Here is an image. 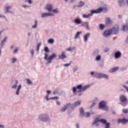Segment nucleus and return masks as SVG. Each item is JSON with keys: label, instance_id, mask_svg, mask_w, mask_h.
Returning a JSON list of instances; mask_svg holds the SVG:
<instances>
[{"label": "nucleus", "instance_id": "1", "mask_svg": "<svg viewBox=\"0 0 128 128\" xmlns=\"http://www.w3.org/2000/svg\"><path fill=\"white\" fill-rule=\"evenodd\" d=\"M38 118L41 122H44L46 124H50V115L46 114H40Z\"/></svg>", "mask_w": 128, "mask_h": 128}, {"label": "nucleus", "instance_id": "2", "mask_svg": "<svg viewBox=\"0 0 128 128\" xmlns=\"http://www.w3.org/2000/svg\"><path fill=\"white\" fill-rule=\"evenodd\" d=\"M44 60H45L46 62H47V64H50V62H52V60H54V58H56V54L54 53L50 56L48 58V54L44 53Z\"/></svg>", "mask_w": 128, "mask_h": 128}, {"label": "nucleus", "instance_id": "3", "mask_svg": "<svg viewBox=\"0 0 128 128\" xmlns=\"http://www.w3.org/2000/svg\"><path fill=\"white\" fill-rule=\"evenodd\" d=\"M94 78H106V80H108V76L106 74H104L102 72H96L94 73Z\"/></svg>", "mask_w": 128, "mask_h": 128}, {"label": "nucleus", "instance_id": "4", "mask_svg": "<svg viewBox=\"0 0 128 128\" xmlns=\"http://www.w3.org/2000/svg\"><path fill=\"white\" fill-rule=\"evenodd\" d=\"M98 108L103 110H108L109 108L106 106V102L105 101H101L98 104Z\"/></svg>", "mask_w": 128, "mask_h": 128}, {"label": "nucleus", "instance_id": "5", "mask_svg": "<svg viewBox=\"0 0 128 128\" xmlns=\"http://www.w3.org/2000/svg\"><path fill=\"white\" fill-rule=\"evenodd\" d=\"M110 30H111L112 32V34H118V30H119L118 26L115 25Z\"/></svg>", "mask_w": 128, "mask_h": 128}, {"label": "nucleus", "instance_id": "6", "mask_svg": "<svg viewBox=\"0 0 128 128\" xmlns=\"http://www.w3.org/2000/svg\"><path fill=\"white\" fill-rule=\"evenodd\" d=\"M120 100L121 102L126 104V102H128V98L124 94H122L120 96Z\"/></svg>", "mask_w": 128, "mask_h": 128}, {"label": "nucleus", "instance_id": "7", "mask_svg": "<svg viewBox=\"0 0 128 128\" xmlns=\"http://www.w3.org/2000/svg\"><path fill=\"white\" fill-rule=\"evenodd\" d=\"M80 100H78V101H76L74 102L71 106V108H72V110H74L76 106H80Z\"/></svg>", "mask_w": 128, "mask_h": 128}, {"label": "nucleus", "instance_id": "8", "mask_svg": "<svg viewBox=\"0 0 128 128\" xmlns=\"http://www.w3.org/2000/svg\"><path fill=\"white\" fill-rule=\"evenodd\" d=\"M115 60H118L122 56V52L120 51H116L114 53Z\"/></svg>", "mask_w": 128, "mask_h": 128}, {"label": "nucleus", "instance_id": "9", "mask_svg": "<svg viewBox=\"0 0 128 128\" xmlns=\"http://www.w3.org/2000/svg\"><path fill=\"white\" fill-rule=\"evenodd\" d=\"M54 16V14L50 12H44L41 14V16L42 18H48V16Z\"/></svg>", "mask_w": 128, "mask_h": 128}, {"label": "nucleus", "instance_id": "10", "mask_svg": "<svg viewBox=\"0 0 128 128\" xmlns=\"http://www.w3.org/2000/svg\"><path fill=\"white\" fill-rule=\"evenodd\" d=\"M12 8V6H5L4 9V12L6 14L7 12H9V14H14V12L10 10Z\"/></svg>", "mask_w": 128, "mask_h": 128}, {"label": "nucleus", "instance_id": "11", "mask_svg": "<svg viewBox=\"0 0 128 128\" xmlns=\"http://www.w3.org/2000/svg\"><path fill=\"white\" fill-rule=\"evenodd\" d=\"M45 8L48 12H52L54 7L52 4H46L45 6Z\"/></svg>", "mask_w": 128, "mask_h": 128}, {"label": "nucleus", "instance_id": "12", "mask_svg": "<svg viewBox=\"0 0 128 128\" xmlns=\"http://www.w3.org/2000/svg\"><path fill=\"white\" fill-rule=\"evenodd\" d=\"M112 34L111 30H106L104 32V36H105V38H108V36H110Z\"/></svg>", "mask_w": 128, "mask_h": 128}, {"label": "nucleus", "instance_id": "13", "mask_svg": "<svg viewBox=\"0 0 128 128\" xmlns=\"http://www.w3.org/2000/svg\"><path fill=\"white\" fill-rule=\"evenodd\" d=\"M118 124H127L128 122V119H126V118H122V119L118 118Z\"/></svg>", "mask_w": 128, "mask_h": 128}, {"label": "nucleus", "instance_id": "14", "mask_svg": "<svg viewBox=\"0 0 128 128\" xmlns=\"http://www.w3.org/2000/svg\"><path fill=\"white\" fill-rule=\"evenodd\" d=\"M70 106V103L64 105V106L60 109V111L62 112H64L66 110V109Z\"/></svg>", "mask_w": 128, "mask_h": 128}, {"label": "nucleus", "instance_id": "15", "mask_svg": "<svg viewBox=\"0 0 128 128\" xmlns=\"http://www.w3.org/2000/svg\"><path fill=\"white\" fill-rule=\"evenodd\" d=\"M102 9H100V8L96 10H91V12L90 14H91V16H92L94 14H100V12Z\"/></svg>", "mask_w": 128, "mask_h": 128}, {"label": "nucleus", "instance_id": "16", "mask_svg": "<svg viewBox=\"0 0 128 128\" xmlns=\"http://www.w3.org/2000/svg\"><path fill=\"white\" fill-rule=\"evenodd\" d=\"M105 22L107 26L112 24V21L110 20V18L108 17L105 18Z\"/></svg>", "mask_w": 128, "mask_h": 128}, {"label": "nucleus", "instance_id": "17", "mask_svg": "<svg viewBox=\"0 0 128 128\" xmlns=\"http://www.w3.org/2000/svg\"><path fill=\"white\" fill-rule=\"evenodd\" d=\"M118 4L119 6H120V8H124V6H126V2L124 0H118Z\"/></svg>", "mask_w": 128, "mask_h": 128}, {"label": "nucleus", "instance_id": "18", "mask_svg": "<svg viewBox=\"0 0 128 128\" xmlns=\"http://www.w3.org/2000/svg\"><path fill=\"white\" fill-rule=\"evenodd\" d=\"M66 58V52L62 51V52L61 55H60L58 56V58L60 60H64V58Z\"/></svg>", "mask_w": 128, "mask_h": 128}, {"label": "nucleus", "instance_id": "19", "mask_svg": "<svg viewBox=\"0 0 128 128\" xmlns=\"http://www.w3.org/2000/svg\"><path fill=\"white\" fill-rule=\"evenodd\" d=\"M90 37V33L88 32L86 33L84 36V42H88V38Z\"/></svg>", "mask_w": 128, "mask_h": 128}, {"label": "nucleus", "instance_id": "20", "mask_svg": "<svg viewBox=\"0 0 128 128\" xmlns=\"http://www.w3.org/2000/svg\"><path fill=\"white\" fill-rule=\"evenodd\" d=\"M74 24H80L82 22V21L81 18H76L75 20H74Z\"/></svg>", "mask_w": 128, "mask_h": 128}, {"label": "nucleus", "instance_id": "21", "mask_svg": "<svg viewBox=\"0 0 128 128\" xmlns=\"http://www.w3.org/2000/svg\"><path fill=\"white\" fill-rule=\"evenodd\" d=\"M58 95L60 96H66V92L58 89Z\"/></svg>", "mask_w": 128, "mask_h": 128}, {"label": "nucleus", "instance_id": "22", "mask_svg": "<svg viewBox=\"0 0 128 128\" xmlns=\"http://www.w3.org/2000/svg\"><path fill=\"white\" fill-rule=\"evenodd\" d=\"M22 86L20 84L18 85V86L16 91V96H19L20 95V89L22 88Z\"/></svg>", "mask_w": 128, "mask_h": 128}, {"label": "nucleus", "instance_id": "23", "mask_svg": "<svg viewBox=\"0 0 128 128\" xmlns=\"http://www.w3.org/2000/svg\"><path fill=\"white\" fill-rule=\"evenodd\" d=\"M77 90H78L77 91V92H84L82 88V84H79L76 86Z\"/></svg>", "mask_w": 128, "mask_h": 128}, {"label": "nucleus", "instance_id": "24", "mask_svg": "<svg viewBox=\"0 0 128 128\" xmlns=\"http://www.w3.org/2000/svg\"><path fill=\"white\" fill-rule=\"evenodd\" d=\"M80 116H82V118H83V116H84V108H81L80 109Z\"/></svg>", "mask_w": 128, "mask_h": 128}, {"label": "nucleus", "instance_id": "25", "mask_svg": "<svg viewBox=\"0 0 128 128\" xmlns=\"http://www.w3.org/2000/svg\"><path fill=\"white\" fill-rule=\"evenodd\" d=\"M8 39V36H6L2 41L0 42V46L2 48L4 47V43L6 42V40Z\"/></svg>", "mask_w": 128, "mask_h": 128}, {"label": "nucleus", "instance_id": "26", "mask_svg": "<svg viewBox=\"0 0 128 128\" xmlns=\"http://www.w3.org/2000/svg\"><path fill=\"white\" fill-rule=\"evenodd\" d=\"M85 4L82 1H80L78 2V5H77V8H82L83 6H84Z\"/></svg>", "mask_w": 128, "mask_h": 128}, {"label": "nucleus", "instance_id": "27", "mask_svg": "<svg viewBox=\"0 0 128 128\" xmlns=\"http://www.w3.org/2000/svg\"><path fill=\"white\" fill-rule=\"evenodd\" d=\"M99 9H101L100 12H108V8L106 7H100L99 8Z\"/></svg>", "mask_w": 128, "mask_h": 128}, {"label": "nucleus", "instance_id": "28", "mask_svg": "<svg viewBox=\"0 0 128 128\" xmlns=\"http://www.w3.org/2000/svg\"><path fill=\"white\" fill-rule=\"evenodd\" d=\"M90 88V85L88 84L84 86H82V90H83V92L84 90H86Z\"/></svg>", "mask_w": 128, "mask_h": 128}, {"label": "nucleus", "instance_id": "29", "mask_svg": "<svg viewBox=\"0 0 128 128\" xmlns=\"http://www.w3.org/2000/svg\"><path fill=\"white\" fill-rule=\"evenodd\" d=\"M100 122V118L98 117H97L96 118V119L94 120L93 122L92 123V126H94V124H98Z\"/></svg>", "mask_w": 128, "mask_h": 128}, {"label": "nucleus", "instance_id": "30", "mask_svg": "<svg viewBox=\"0 0 128 128\" xmlns=\"http://www.w3.org/2000/svg\"><path fill=\"white\" fill-rule=\"evenodd\" d=\"M118 70V66L114 67L110 70V72H115Z\"/></svg>", "mask_w": 128, "mask_h": 128}, {"label": "nucleus", "instance_id": "31", "mask_svg": "<svg viewBox=\"0 0 128 128\" xmlns=\"http://www.w3.org/2000/svg\"><path fill=\"white\" fill-rule=\"evenodd\" d=\"M38 28V20L34 21V24L32 26V28Z\"/></svg>", "mask_w": 128, "mask_h": 128}, {"label": "nucleus", "instance_id": "32", "mask_svg": "<svg viewBox=\"0 0 128 128\" xmlns=\"http://www.w3.org/2000/svg\"><path fill=\"white\" fill-rule=\"evenodd\" d=\"M82 32H77L74 36V40H78V38L80 34Z\"/></svg>", "mask_w": 128, "mask_h": 128}, {"label": "nucleus", "instance_id": "33", "mask_svg": "<svg viewBox=\"0 0 128 128\" xmlns=\"http://www.w3.org/2000/svg\"><path fill=\"white\" fill-rule=\"evenodd\" d=\"M84 27L86 30H90V26H88V22H84Z\"/></svg>", "mask_w": 128, "mask_h": 128}, {"label": "nucleus", "instance_id": "34", "mask_svg": "<svg viewBox=\"0 0 128 128\" xmlns=\"http://www.w3.org/2000/svg\"><path fill=\"white\" fill-rule=\"evenodd\" d=\"M122 30V32H128V26H126V25L123 26Z\"/></svg>", "mask_w": 128, "mask_h": 128}, {"label": "nucleus", "instance_id": "35", "mask_svg": "<svg viewBox=\"0 0 128 128\" xmlns=\"http://www.w3.org/2000/svg\"><path fill=\"white\" fill-rule=\"evenodd\" d=\"M82 16L84 18H88L90 16H92V15L90 13L88 14H83Z\"/></svg>", "mask_w": 128, "mask_h": 128}, {"label": "nucleus", "instance_id": "36", "mask_svg": "<svg viewBox=\"0 0 128 128\" xmlns=\"http://www.w3.org/2000/svg\"><path fill=\"white\" fill-rule=\"evenodd\" d=\"M51 12H54V14H58V12H60L58 11V8H56L54 10L52 9V10Z\"/></svg>", "mask_w": 128, "mask_h": 128}, {"label": "nucleus", "instance_id": "37", "mask_svg": "<svg viewBox=\"0 0 128 128\" xmlns=\"http://www.w3.org/2000/svg\"><path fill=\"white\" fill-rule=\"evenodd\" d=\"M100 122H102V124H107L108 121L106 120H104V118H102L100 120Z\"/></svg>", "mask_w": 128, "mask_h": 128}, {"label": "nucleus", "instance_id": "38", "mask_svg": "<svg viewBox=\"0 0 128 128\" xmlns=\"http://www.w3.org/2000/svg\"><path fill=\"white\" fill-rule=\"evenodd\" d=\"M48 44H51L54 42V40L52 38H50L48 40Z\"/></svg>", "mask_w": 128, "mask_h": 128}, {"label": "nucleus", "instance_id": "39", "mask_svg": "<svg viewBox=\"0 0 128 128\" xmlns=\"http://www.w3.org/2000/svg\"><path fill=\"white\" fill-rule=\"evenodd\" d=\"M26 84H28L29 85L32 84V80H30L28 78H26Z\"/></svg>", "mask_w": 128, "mask_h": 128}, {"label": "nucleus", "instance_id": "40", "mask_svg": "<svg viewBox=\"0 0 128 128\" xmlns=\"http://www.w3.org/2000/svg\"><path fill=\"white\" fill-rule=\"evenodd\" d=\"M99 28L101 30H103L104 28V24H100Z\"/></svg>", "mask_w": 128, "mask_h": 128}, {"label": "nucleus", "instance_id": "41", "mask_svg": "<svg viewBox=\"0 0 128 128\" xmlns=\"http://www.w3.org/2000/svg\"><path fill=\"white\" fill-rule=\"evenodd\" d=\"M101 58H102V56L100 55H98L96 56L95 60H97V62H98V60H100Z\"/></svg>", "mask_w": 128, "mask_h": 128}, {"label": "nucleus", "instance_id": "42", "mask_svg": "<svg viewBox=\"0 0 128 128\" xmlns=\"http://www.w3.org/2000/svg\"><path fill=\"white\" fill-rule=\"evenodd\" d=\"M44 50L46 54H48V52H50V49H48V46H46L44 48Z\"/></svg>", "mask_w": 128, "mask_h": 128}, {"label": "nucleus", "instance_id": "43", "mask_svg": "<svg viewBox=\"0 0 128 128\" xmlns=\"http://www.w3.org/2000/svg\"><path fill=\"white\" fill-rule=\"evenodd\" d=\"M74 48H76L74 47H70V48H67L66 50H68V52H72V50H74Z\"/></svg>", "mask_w": 128, "mask_h": 128}, {"label": "nucleus", "instance_id": "44", "mask_svg": "<svg viewBox=\"0 0 128 128\" xmlns=\"http://www.w3.org/2000/svg\"><path fill=\"white\" fill-rule=\"evenodd\" d=\"M84 116H86V118H90V112H86L84 114Z\"/></svg>", "mask_w": 128, "mask_h": 128}, {"label": "nucleus", "instance_id": "45", "mask_svg": "<svg viewBox=\"0 0 128 128\" xmlns=\"http://www.w3.org/2000/svg\"><path fill=\"white\" fill-rule=\"evenodd\" d=\"M41 45H42V43H40V42H39L38 44L37 45V47H36L37 52H38V50H40V47Z\"/></svg>", "mask_w": 128, "mask_h": 128}, {"label": "nucleus", "instance_id": "46", "mask_svg": "<svg viewBox=\"0 0 128 128\" xmlns=\"http://www.w3.org/2000/svg\"><path fill=\"white\" fill-rule=\"evenodd\" d=\"M60 98L58 96H54V97H52L50 98V100H58Z\"/></svg>", "mask_w": 128, "mask_h": 128}, {"label": "nucleus", "instance_id": "47", "mask_svg": "<svg viewBox=\"0 0 128 128\" xmlns=\"http://www.w3.org/2000/svg\"><path fill=\"white\" fill-rule=\"evenodd\" d=\"M76 90H78V88H76V87H74L72 88L73 94H76Z\"/></svg>", "mask_w": 128, "mask_h": 128}, {"label": "nucleus", "instance_id": "48", "mask_svg": "<svg viewBox=\"0 0 128 128\" xmlns=\"http://www.w3.org/2000/svg\"><path fill=\"white\" fill-rule=\"evenodd\" d=\"M30 54H31L32 56L33 57L34 56V50H31Z\"/></svg>", "mask_w": 128, "mask_h": 128}, {"label": "nucleus", "instance_id": "49", "mask_svg": "<svg viewBox=\"0 0 128 128\" xmlns=\"http://www.w3.org/2000/svg\"><path fill=\"white\" fill-rule=\"evenodd\" d=\"M25 2H28L30 4H32V0H26Z\"/></svg>", "mask_w": 128, "mask_h": 128}, {"label": "nucleus", "instance_id": "50", "mask_svg": "<svg viewBox=\"0 0 128 128\" xmlns=\"http://www.w3.org/2000/svg\"><path fill=\"white\" fill-rule=\"evenodd\" d=\"M58 89L54 90V91L53 92V94L56 96V94H58Z\"/></svg>", "mask_w": 128, "mask_h": 128}, {"label": "nucleus", "instance_id": "51", "mask_svg": "<svg viewBox=\"0 0 128 128\" xmlns=\"http://www.w3.org/2000/svg\"><path fill=\"white\" fill-rule=\"evenodd\" d=\"M122 111L123 112H124V114H128V109H123Z\"/></svg>", "mask_w": 128, "mask_h": 128}, {"label": "nucleus", "instance_id": "52", "mask_svg": "<svg viewBox=\"0 0 128 128\" xmlns=\"http://www.w3.org/2000/svg\"><path fill=\"white\" fill-rule=\"evenodd\" d=\"M50 96V95H46V96H45V98L46 100H47V102H48V100H50V98H48V96Z\"/></svg>", "mask_w": 128, "mask_h": 128}, {"label": "nucleus", "instance_id": "53", "mask_svg": "<svg viewBox=\"0 0 128 128\" xmlns=\"http://www.w3.org/2000/svg\"><path fill=\"white\" fill-rule=\"evenodd\" d=\"M18 86V85L14 84L12 86V88H14V90H16V87Z\"/></svg>", "mask_w": 128, "mask_h": 128}, {"label": "nucleus", "instance_id": "54", "mask_svg": "<svg viewBox=\"0 0 128 128\" xmlns=\"http://www.w3.org/2000/svg\"><path fill=\"white\" fill-rule=\"evenodd\" d=\"M126 70V67H122L120 68V70H122V72H124V70Z\"/></svg>", "mask_w": 128, "mask_h": 128}, {"label": "nucleus", "instance_id": "55", "mask_svg": "<svg viewBox=\"0 0 128 128\" xmlns=\"http://www.w3.org/2000/svg\"><path fill=\"white\" fill-rule=\"evenodd\" d=\"M64 66H70V63L63 64Z\"/></svg>", "mask_w": 128, "mask_h": 128}, {"label": "nucleus", "instance_id": "56", "mask_svg": "<svg viewBox=\"0 0 128 128\" xmlns=\"http://www.w3.org/2000/svg\"><path fill=\"white\" fill-rule=\"evenodd\" d=\"M18 50V48H15L14 50V54H16Z\"/></svg>", "mask_w": 128, "mask_h": 128}, {"label": "nucleus", "instance_id": "57", "mask_svg": "<svg viewBox=\"0 0 128 128\" xmlns=\"http://www.w3.org/2000/svg\"><path fill=\"white\" fill-rule=\"evenodd\" d=\"M104 52H110V48H106L104 50Z\"/></svg>", "mask_w": 128, "mask_h": 128}, {"label": "nucleus", "instance_id": "58", "mask_svg": "<svg viewBox=\"0 0 128 128\" xmlns=\"http://www.w3.org/2000/svg\"><path fill=\"white\" fill-rule=\"evenodd\" d=\"M16 62V58H12V64Z\"/></svg>", "mask_w": 128, "mask_h": 128}, {"label": "nucleus", "instance_id": "59", "mask_svg": "<svg viewBox=\"0 0 128 128\" xmlns=\"http://www.w3.org/2000/svg\"><path fill=\"white\" fill-rule=\"evenodd\" d=\"M96 106V103L95 102H92L91 106H90V108H92L94 106Z\"/></svg>", "mask_w": 128, "mask_h": 128}, {"label": "nucleus", "instance_id": "60", "mask_svg": "<svg viewBox=\"0 0 128 128\" xmlns=\"http://www.w3.org/2000/svg\"><path fill=\"white\" fill-rule=\"evenodd\" d=\"M50 92H52V91L50 90H47L46 91V93H47V96H50Z\"/></svg>", "mask_w": 128, "mask_h": 128}, {"label": "nucleus", "instance_id": "61", "mask_svg": "<svg viewBox=\"0 0 128 128\" xmlns=\"http://www.w3.org/2000/svg\"><path fill=\"white\" fill-rule=\"evenodd\" d=\"M118 18L122 20V16L120 14L118 15Z\"/></svg>", "mask_w": 128, "mask_h": 128}, {"label": "nucleus", "instance_id": "62", "mask_svg": "<svg viewBox=\"0 0 128 128\" xmlns=\"http://www.w3.org/2000/svg\"><path fill=\"white\" fill-rule=\"evenodd\" d=\"M23 8H30V6H28V5H23Z\"/></svg>", "mask_w": 128, "mask_h": 128}, {"label": "nucleus", "instance_id": "63", "mask_svg": "<svg viewBox=\"0 0 128 128\" xmlns=\"http://www.w3.org/2000/svg\"><path fill=\"white\" fill-rule=\"evenodd\" d=\"M76 128H80V124L78 123L76 124Z\"/></svg>", "mask_w": 128, "mask_h": 128}, {"label": "nucleus", "instance_id": "64", "mask_svg": "<svg viewBox=\"0 0 128 128\" xmlns=\"http://www.w3.org/2000/svg\"><path fill=\"white\" fill-rule=\"evenodd\" d=\"M126 24L128 26V16L127 17V18L126 19Z\"/></svg>", "mask_w": 128, "mask_h": 128}]
</instances>
